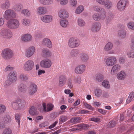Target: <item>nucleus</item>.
<instances>
[{
  "label": "nucleus",
  "instance_id": "nucleus-1",
  "mask_svg": "<svg viewBox=\"0 0 134 134\" xmlns=\"http://www.w3.org/2000/svg\"><path fill=\"white\" fill-rule=\"evenodd\" d=\"M6 27L9 29L16 30L20 26V23L18 20L13 19L8 20L7 22Z\"/></svg>",
  "mask_w": 134,
  "mask_h": 134
},
{
  "label": "nucleus",
  "instance_id": "nucleus-2",
  "mask_svg": "<svg viewBox=\"0 0 134 134\" xmlns=\"http://www.w3.org/2000/svg\"><path fill=\"white\" fill-rule=\"evenodd\" d=\"M1 55L4 59L8 60L11 58L13 56V52L9 48H5L2 51Z\"/></svg>",
  "mask_w": 134,
  "mask_h": 134
},
{
  "label": "nucleus",
  "instance_id": "nucleus-3",
  "mask_svg": "<svg viewBox=\"0 0 134 134\" xmlns=\"http://www.w3.org/2000/svg\"><path fill=\"white\" fill-rule=\"evenodd\" d=\"M3 17L4 19L9 20L12 18H15L16 17V14L14 10L9 9L5 11Z\"/></svg>",
  "mask_w": 134,
  "mask_h": 134
},
{
  "label": "nucleus",
  "instance_id": "nucleus-4",
  "mask_svg": "<svg viewBox=\"0 0 134 134\" xmlns=\"http://www.w3.org/2000/svg\"><path fill=\"white\" fill-rule=\"evenodd\" d=\"M80 44V42L78 39L74 37H71L69 40L68 45L69 48H77Z\"/></svg>",
  "mask_w": 134,
  "mask_h": 134
},
{
  "label": "nucleus",
  "instance_id": "nucleus-5",
  "mask_svg": "<svg viewBox=\"0 0 134 134\" xmlns=\"http://www.w3.org/2000/svg\"><path fill=\"white\" fill-rule=\"evenodd\" d=\"M34 63L33 60H29L26 61L24 64L23 68L24 70L29 71L32 70L34 68Z\"/></svg>",
  "mask_w": 134,
  "mask_h": 134
},
{
  "label": "nucleus",
  "instance_id": "nucleus-6",
  "mask_svg": "<svg viewBox=\"0 0 134 134\" xmlns=\"http://www.w3.org/2000/svg\"><path fill=\"white\" fill-rule=\"evenodd\" d=\"M36 49L34 46H31L28 47L25 52V56L27 58H30L36 52Z\"/></svg>",
  "mask_w": 134,
  "mask_h": 134
},
{
  "label": "nucleus",
  "instance_id": "nucleus-7",
  "mask_svg": "<svg viewBox=\"0 0 134 134\" xmlns=\"http://www.w3.org/2000/svg\"><path fill=\"white\" fill-rule=\"evenodd\" d=\"M0 34L3 37L7 39H10L13 36L12 32L8 29H3L0 31Z\"/></svg>",
  "mask_w": 134,
  "mask_h": 134
},
{
  "label": "nucleus",
  "instance_id": "nucleus-8",
  "mask_svg": "<svg viewBox=\"0 0 134 134\" xmlns=\"http://www.w3.org/2000/svg\"><path fill=\"white\" fill-rule=\"evenodd\" d=\"M116 63V58L114 56H111L107 58L105 62L106 65L108 66H112L115 64Z\"/></svg>",
  "mask_w": 134,
  "mask_h": 134
},
{
  "label": "nucleus",
  "instance_id": "nucleus-9",
  "mask_svg": "<svg viewBox=\"0 0 134 134\" xmlns=\"http://www.w3.org/2000/svg\"><path fill=\"white\" fill-rule=\"evenodd\" d=\"M52 64L51 60L48 59H43L40 63V65L42 68H49L51 66Z\"/></svg>",
  "mask_w": 134,
  "mask_h": 134
},
{
  "label": "nucleus",
  "instance_id": "nucleus-10",
  "mask_svg": "<svg viewBox=\"0 0 134 134\" xmlns=\"http://www.w3.org/2000/svg\"><path fill=\"white\" fill-rule=\"evenodd\" d=\"M86 66L83 64L78 65L75 69V72L77 74H83L85 72Z\"/></svg>",
  "mask_w": 134,
  "mask_h": 134
},
{
  "label": "nucleus",
  "instance_id": "nucleus-11",
  "mask_svg": "<svg viewBox=\"0 0 134 134\" xmlns=\"http://www.w3.org/2000/svg\"><path fill=\"white\" fill-rule=\"evenodd\" d=\"M58 15L61 19H67L69 17V13L65 9L61 8L58 10Z\"/></svg>",
  "mask_w": 134,
  "mask_h": 134
},
{
  "label": "nucleus",
  "instance_id": "nucleus-12",
  "mask_svg": "<svg viewBox=\"0 0 134 134\" xmlns=\"http://www.w3.org/2000/svg\"><path fill=\"white\" fill-rule=\"evenodd\" d=\"M37 87L36 84L32 83L29 87L28 94L30 96H32L37 92Z\"/></svg>",
  "mask_w": 134,
  "mask_h": 134
},
{
  "label": "nucleus",
  "instance_id": "nucleus-13",
  "mask_svg": "<svg viewBox=\"0 0 134 134\" xmlns=\"http://www.w3.org/2000/svg\"><path fill=\"white\" fill-rule=\"evenodd\" d=\"M106 16V13H101V14L96 13L93 15V18L95 21L104 20Z\"/></svg>",
  "mask_w": 134,
  "mask_h": 134
},
{
  "label": "nucleus",
  "instance_id": "nucleus-14",
  "mask_svg": "<svg viewBox=\"0 0 134 134\" xmlns=\"http://www.w3.org/2000/svg\"><path fill=\"white\" fill-rule=\"evenodd\" d=\"M79 57L82 63L87 62L89 59V56L87 53L83 52L79 55Z\"/></svg>",
  "mask_w": 134,
  "mask_h": 134
},
{
  "label": "nucleus",
  "instance_id": "nucleus-15",
  "mask_svg": "<svg viewBox=\"0 0 134 134\" xmlns=\"http://www.w3.org/2000/svg\"><path fill=\"white\" fill-rule=\"evenodd\" d=\"M8 79L11 82H15L17 79V74L16 72L14 71H12L8 75Z\"/></svg>",
  "mask_w": 134,
  "mask_h": 134
},
{
  "label": "nucleus",
  "instance_id": "nucleus-16",
  "mask_svg": "<svg viewBox=\"0 0 134 134\" xmlns=\"http://www.w3.org/2000/svg\"><path fill=\"white\" fill-rule=\"evenodd\" d=\"M32 39V35L29 34L23 35L21 37V40L24 42H28L31 41Z\"/></svg>",
  "mask_w": 134,
  "mask_h": 134
},
{
  "label": "nucleus",
  "instance_id": "nucleus-17",
  "mask_svg": "<svg viewBox=\"0 0 134 134\" xmlns=\"http://www.w3.org/2000/svg\"><path fill=\"white\" fill-rule=\"evenodd\" d=\"M101 28V24L99 22H96L92 25L91 30L93 32H96L99 31Z\"/></svg>",
  "mask_w": 134,
  "mask_h": 134
},
{
  "label": "nucleus",
  "instance_id": "nucleus-18",
  "mask_svg": "<svg viewBox=\"0 0 134 134\" xmlns=\"http://www.w3.org/2000/svg\"><path fill=\"white\" fill-rule=\"evenodd\" d=\"M43 110L45 112L49 111L52 110L54 108V105L51 103L48 104L46 109V104L45 103H43L42 104Z\"/></svg>",
  "mask_w": 134,
  "mask_h": 134
},
{
  "label": "nucleus",
  "instance_id": "nucleus-19",
  "mask_svg": "<svg viewBox=\"0 0 134 134\" xmlns=\"http://www.w3.org/2000/svg\"><path fill=\"white\" fill-rule=\"evenodd\" d=\"M41 55L44 57H48L51 56L52 53L48 49L44 48L42 49Z\"/></svg>",
  "mask_w": 134,
  "mask_h": 134
},
{
  "label": "nucleus",
  "instance_id": "nucleus-20",
  "mask_svg": "<svg viewBox=\"0 0 134 134\" xmlns=\"http://www.w3.org/2000/svg\"><path fill=\"white\" fill-rule=\"evenodd\" d=\"M121 66L119 64H115L112 67L111 71V74L112 75L115 74L119 71L121 69Z\"/></svg>",
  "mask_w": 134,
  "mask_h": 134
},
{
  "label": "nucleus",
  "instance_id": "nucleus-21",
  "mask_svg": "<svg viewBox=\"0 0 134 134\" xmlns=\"http://www.w3.org/2000/svg\"><path fill=\"white\" fill-rule=\"evenodd\" d=\"M53 19L52 16L50 15H46L42 16L41 20L45 23H49L51 22Z\"/></svg>",
  "mask_w": 134,
  "mask_h": 134
},
{
  "label": "nucleus",
  "instance_id": "nucleus-22",
  "mask_svg": "<svg viewBox=\"0 0 134 134\" xmlns=\"http://www.w3.org/2000/svg\"><path fill=\"white\" fill-rule=\"evenodd\" d=\"M47 12L46 8L40 6L36 10L37 14L39 15H43Z\"/></svg>",
  "mask_w": 134,
  "mask_h": 134
},
{
  "label": "nucleus",
  "instance_id": "nucleus-23",
  "mask_svg": "<svg viewBox=\"0 0 134 134\" xmlns=\"http://www.w3.org/2000/svg\"><path fill=\"white\" fill-rule=\"evenodd\" d=\"M10 2L9 0H5L3 3L1 4L0 7L3 9H8L10 8Z\"/></svg>",
  "mask_w": 134,
  "mask_h": 134
},
{
  "label": "nucleus",
  "instance_id": "nucleus-24",
  "mask_svg": "<svg viewBox=\"0 0 134 134\" xmlns=\"http://www.w3.org/2000/svg\"><path fill=\"white\" fill-rule=\"evenodd\" d=\"M59 86L60 87L63 86L65 84L66 81L67 79L66 76L64 75H61L59 77Z\"/></svg>",
  "mask_w": 134,
  "mask_h": 134
},
{
  "label": "nucleus",
  "instance_id": "nucleus-25",
  "mask_svg": "<svg viewBox=\"0 0 134 134\" xmlns=\"http://www.w3.org/2000/svg\"><path fill=\"white\" fill-rule=\"evenodd\" d=\"M103 5L107 9H111L113 6V2L110 0H105Z\"/></svg>",
  "mask_w": 134,
  "mask_h": 134
},
{
  "label": "nucleus",
  "instance_id": "nucleus-26",
  "mask_svg": "<svg viewBox=\"0 0 134 134\" xmlns=\"http://www.w3.org/2000/svg\"><path fill=\"white\" fill-rule=\"evenodd\" d=\"M42 44L49 48H51L52 47V44L51 42L49 39L47 38H45L42 41Z\"/></svg>",
  "mask_w": 134,
  "mask_h": 134
},
{
  "label": "nucleus",
  "instance_id": "nucleus-27",
  "mask_svg": "<svg viewBox=\"0 0 134 134\" xmlns=\"http://www.w3.org/2000/svg\"><path fill=\"white\" fill-rule=\"evenodd\" d=\"M127 76L126 73L122 70L119 72L116 75L117 78L119 80H124Z\"/></svg>",
  "mask_w": 134,
  "mask_h": 134
},
{
  "label": "nucleus",
  "instance_id": "nucleus-28",
  "mask_svg": "<svg viewBox=\"0 0 134 134\" xmlns=\"http://www.w3.org/2000/svg\"><path fill=\"white\" fill-rule=\"evenodd\" d=\"M93 10L97 12H101V13H106L105 10L103 8L98 5H96L93 7Z\"/></svg>",
  "mask_w": 134,
  "mask_h": 134
},
{
  "label": "nucleus",
  "instance_id": "nucleus-29",
  "mask_svg": "<svg viewBox=\"0 0 134 134\" xmlns=\"http://www.w3.org/2000/svg\"><path fill=\"white\" fill-rule=\"evenodd\" d=\"M27 87L23 83H21L19 85L18 90L20 92L24 93L26 91Z\"/></svg>",
  "mask_w": 134,
  "mask_h": 134
},
{
  "label": "nucleus",
  "instance_id": "nucleus-30",
  "mask_svg": "<svg viewBox=\"0 0 134 134\" xmlns=\"http://www.w3.org/2000/svg\"><path fill=\"white\" fill-rule=\"evenodd\" d=\"M80 53V51L78 49H76L72 50L70 52V55L72 58L77 57Z\"/></svg>",
  "mask_w": 134,
  "mask_h": 134
},
{
  "label": "nucleus",
  "instance_id": "nucleus-31",
  "mask_svg": "<svg viewBox=\"0 0 134 134\" xmlns=\"http://www.w3.org/2000/svg\"><path fill=\"white\" fill-rule=\"evenodd\" d=\"M30 114L32 115H36L38 114L39 112L36 107H32L29 111Z\"/></svg>",
  "mask_w": 134,
  "mask_h": 134
},
{
  "label": "nucleus",
  "instance_id": "nucleus-32",
  "mask_svg": "<svg viewBox=\"0 0 134 134\" xmlns=\"http://www.w3.org/2000/svg\"><path fill=\"white\" fill-rule=\"evenodd\" d=\"M113 47V44L111 42H108L105 45L104 50L105 51L108 52L111 50Z\"/></svg>",
  "mask_w": 134,
  "mask_h": 134
},
{
  "label": "nucleus",
  "instance_id": "nucleus-33",
  "mask_svg": "<svg viewBox=\"0 0 134 134\" xmlns=\"http://www.w3.org/2000/svg\"><path fill=\"white\" fill-rule=\"evenodd\" d=\"M16 101L18 104L19 109H21L24 108L26 104V102L25 100L18 99H17Z\"/></svg>",
  "mask_w": 134,
  "mask_h": 134
},
{
  "label": "nucleus",
  "instance_id": "nucleus-34",
  "mask_svg": "<svg viewBox=\"0 0 134 134\" xmlns=\"http://www.w3.org/2000/svg\"><path fill=\"white\" fill-rule=\"evenodd\" d=\"M94 92L96 96L99 97L102 94V90L100 88H96L94 89Z\"/></svg>",
  "mask_w": 134,
  "mask_h": 134
},
{
  "label": "nucleus",
  "instance_id": "nucleus-35",
  "mask_svg": "<svg viewBox=\"0 0 134 134\" xmlns=\"http://www.w3.org/2000/svg\"><path fill=\"white\" fill-rule=\"evenodd\" d=\"M60 26L64 28L67 27L69 25V22L66 19H61L59 21Z\"/></svg>",
  "mask_w": 134,
  "mask_h": 134
},
{
  "label": "nucleus",
  "instance_id": "nucleus-36",
  "mask_svg": "<svg viewBox=\"0 0 134 134\" xmlns=\"http://www.w3.org/2000/svg\"><path fill=\"white\" fill-rule=\"evenodd\" d=\"M14 10L16 12H20L23 8V5L21 3L17 4L13 7Z\"/></svg>",
  "mask_w": 134,
  "mask_h": 134
},
{
  "label": "nucleus",
  "instance_id": "nucleus-37",
  "mask_svg": "<svg viewBox=\"0 0 134 134\" xmlns=\"http://www.w3.org/2000/svg\"><path fill=\"white\" fill-rule=\"evenodd\" d=\"M19 78L22 81H26L28 80L29 76L24 74H21L19 75Z\"/></svg>",
  "mask_w": 134,
  "mask_h": 134
},
{
  "label": "nucleus",
  "instance_id": "nucleus-38",
  "mask_svg": "<svg viewBox=\"0 0 134 134\" xmlns=\"http://www.w3.org/2000/svg\"><path fill=\"white\" fill-rule=\"evenodd\" d=\"M119 37L121 38H125L126 35V32L124 30H121L119 31L118 33Z\"/></svg>",
  "mask_w": 134,
  "mask_h": 134
},
{
  "label": "nucleus",
  "instance_id": "nucleus-39",
  "mask_svg": "<svg viewBox=\"0 0 134 134\" xmlns=\"http://www.w3.org/2000/svg\"><path fill=\"white\" fill-rule=\"evenodd\" d=\"M77 23L79 26L83 27L86 25L85 21L81 18H79L77 20Z\"/></svg>",
  "mask_w": 134,
  "mask_h": 134
},
{
  "label": "nucleus",
  "instance_id": "nucleus-40",
  "mask_svg": "<svg viewBox=\"0 0 134 134\" xmlns=\"http://www.w3.org/2000/svg\"><path fill=\"white\" fill-rule=\"evenodd\" d=\"M1 119L5 124L9 123L11 121V119L10 116L8 115H4L3 118H1Z\"/></svg>",
  "mask_w": 134,
  "mask_h": 134
},
{
  "label": "nucleus",
  "instance_id": "nucleus-41",
  "mask_svg": "<svg viewBox=\"0 0 134 134\" xmlns=\"http://www.w3.org/2000/svg\"><path fill=\"white\" fill-rule=\"evenodd\" d=\"M40 2L44 5H48L52 4L53 0H38Z\"/></svg>",
  "mask_w": 134,
  "mask_h": 134
},
{
  "label": "nucleus",
  "instance_id": "nucleus-42",
  "mask_svg": "<svg viewBox=\"0 0 134 134\" xmlns=\"http://www.w3.org/2000/svg\"><path fill=\"white\" fill-rule=\"evenodd\" d=\"M21 23L22 25L25 26H29L30 24V21L28 19L24 18L22 19Z\"/></svg>",
  "mask_w": 134,
  "mask_h": 134
},
{
  "label": "nucleus",
  "instance_id": "nucleus-43",
  "mask_svg": "<svg viewBox=\"0 0 134 134\" xmlns=\"http://www.w3.org/2000/svg\"><path fill=\"white\" fill-rule=\"evenodd\" d=\"M102 85L104 88L109 89L110 87V85L109 81L107 80H104L102 82Z\"/></svg>",
  "mask_w": 134,
  "mask_h": 134
},
{
  "label": "nucleus",
  "instance_id": "nucleus-44",
  "mask_svg": "<svg viewBox=\"0 0 134 134\" xmlns=\"http://www.w3.org/2000/svg\"><path fill=\"white\" fill-rule=\"evenodd\" d=\"M22 14L26 16H29L31 15L30 11L27 9H24L22 10L21 12Z\"/></svg>",
  "mask_w": 134,
  "mask_h": 134
},
{
  "label": "nucleus",
  "instance_id": "nucleus-45",
  "mask_svg": "<svg viewBox=\"0 0 134 134\" xmlns=\"http://www.w3.org/2000/svg\"><path fill=\"white\" fill-rule=\"evenodd\" d=\"M134 97V92H131L128 98L127 99L126 103L129 104L133 100Z\"/></svg>",
  "mask_w": 134,
  "mask_h": 134
},
{
  "label": "nucleus",
  "instance_id": "nucleus-46",
  "mask_svg": "<svg viewBox=\"0 0 134 134\" xmlns=\"http://www.w3.org/2000/svg\"><path fill=\"white\" fill-rule=\"evenodd\" d=\"M104 79L103 76L102 74H99L96 75V80L98 82H100L102 81Z\"/></svg>",
  "mask_w": 134,
  "mask_h": 134
},
{
  "label": "nucleus",
  "instance_id": "nucleus-47",
  "mask_svg": "<svg viewBox=\"0 0 134 134\" xmlns=\"http://www.w3.org/2000/svg\"><path fill=\"white\" fill-rule=\"evenodd\" d=\"M14 67L10 65H7L4 69V71L5 72H9L13 70L14 69Z\"/></svg>",
  "mask_w": 134,
  "mask_h": 134
},
{
  "label": "nucleus",
  "instance_id": "nucleus-48",
  "mask_svg": "<svg viewBox=\"0 0 134 134\" xmlns=\"http://www.w3.org/2000/svg\"><path fill=\"white\" fill-rule=\"evenodd\" d=\"M82 104L85 106L86 108L92 111L94 110V108L90 105L88 104L87 102L83 101L82 102Z\"/></svg>",
  "mask_w": 134,
  "mask_h": 134
},
{
  "label": "nucleus",
  "instance_id": "nucleus-49",
  "mask_svg": "<svg viewBox=\"0 0 134 134\" xmlns=\"http://www.w3.org/2000/svg\"><path fill=\"white\" fill-rule=\"evenodd\" d=\"M127 26L129 29L134 30V22H129L127 23Z\"/></svg>",
  "mask_w": 134,
  "mask_h": 134
},
{
  "label": "nucleus",
  "instance_id": "nucleus-50",
  "mask_svg": "<svg viewBox=\"0 0 134 134\" xmlns=\"http://www.w3.org/2000/svg\"><path fill=\"white\" fill-rule=\"evenodd\" d=\"M84 7L82 5H79L75 11V13L79 14L81 13L84 10Z\"/></svg>",
  "mask_w": 134,
  "mask_h": 134
},
{
  "label": "nucleus",
  "instance_id": "nucleus-51",
  "mask_svg": "<svg viewBox=\"0 0 134 134\" xmlns=\"http://www.w3.org/2000/svg\"><path fill=\"white\" fill-rule=\"evenodd\" d=\"M6 107L4 105L0 104V115L2 114L6 110Z\"/></svg>",
  "mask_w": 134,
  "mask_h": 134
},
{
  "label": "nucleus",
  "instance_id": "nucleus-52",
  "mask_svg": "<svg viewBox=\"0 0 134 134\" xmlns=\"http://www.w3.org/2000/svg\"><path fill=\"white\" fill-rule=\"evenodd\" d=\"M17 101V99L15 100L12 104V106L13 108L15 110L20 109H19L18 104Z\"/></svg>",
  "mask_w": 134,
  "mask_h": 134
},
{
  "label": "nucleus",
  "instance_id": "nucleus-53",
  "mask_svg": "<svg viewBox=\"0 0 134 134\" xmlns=\"http://www.w3.org/2000/svg\"><path fill=\"white\" fill-rule=\"evenodd\" d=\"M127 55L130 58H134V50L128 51L127 53Z\"/></svg>",
  "mask_w": 134,
  "mask_h": 134
},
{
  "label": "nucleus",
  "instance_id": "nucleus-54",
  "mask_svg": "<svg viewBox=\"0 0 134 134\" xmlns=\"http://www.w3.org/2000/svg\"><path fill=\"white\" fill-rule=\"evenodd\" d=\"M21 116V114H16L15 115V119L16 120V121L18 122V125H20V120Z\"/></svg>",
  "mask_w": 134,
  "mask_h": 134
},
{
  "label": "nucleus",
  "instance_id": "nucleus-55",
  "mask_svg": "<svg viewBox=\"0 0 134 134\" xmlns=\"http://www.w3.org/2000/svg\"><path fill=\"white\" fill-rule=\"evenodd\" d=\"M80 117H75L72 118L70 120V121L72 123H78L80 122Z\"/></svg>",
  "mask_w": 134,
  "mask_h": 134
},
{
  "label": "nucleus",
  "instance_id": "nucleus-56",
  "mask_svg": "<svg viewBox=\"0 0 134 134\" xmlns=\"http://www.w3.org/2000/svg\"><path fill=\"white\" fill-rule=\"evenodd\" d=\"M82 129V124H80L76 126L75 128L71 129V131L80 130Z\"/></svg>",
  "mask_w": 134,
  "mask_h": 134
},
{
  "label": "nucleus",
  "instance_id": "nucleus-57",
  "mask_svg": "<svg viewBox=\"0 0 134 134\" xmlns=\"http://www.w3.org/2000/svg\"><path fill=\"white\" fill-rule=\"evenodd\" d=\"M129 2L127 0H120L118 3L119 4H121L125 7L126 4Z\"/></svg>",
  "mask_w": 134,
  "mask_h": 134
},
{
  "label": "nucleus",
  "instance_id": "nucleus-58",
  "mask_svg": "<svg viewBox=\"0 0 134 134\" xmlns=\"http://www.w3.org/2000/svg\"><path fill=\"white\" fill-rule=\"evenodd\" d=\"M2 134H13L12 131L10 129H6L3 131Z\"/></svg>",
  "mask_w": 134,
  "mask_h": 134
},
{
  "label": "nucleus",
  "instance_id": "nucleus-59",
  "mask_svg": "<svg viewBox=\"0 0 134 134\" xmlns=\"http://www.w3.org/2000/svg\"><path fill=\"white\" fill-rule=\"evenodd\" d=\"M115 121L114 120H113L109 122L107 125V127L110 128H112L115 126Z\"/></svg>",
  "mask_w": 134,
  "mask_h": 134
},
{
  "label": "nucleus",
  "instance_id": "nucleus-60",
  "mask_svg": "<svg viewBox=\"0 0 134 134\" xmlns=\"http://www.w3.org/2000/svg\"><path fill=\"white\" fill-rule=\"evenodd\" d=\"M58 2H60V4L62 5H64L68 4V0H57Z\"/></svg>",
  "mask_w": 134,
  "mask_h": 134
},
{
  "label": "nucleus",
  "instance_id": "nucleus-61",
  "mask_svg": "<svg viewBox=\"0 0 134 134\" xmlns=\"http://www.w3.org/2000/svg\"><path fill=\"white\" fill-rule=\"evenodd\" d=\"M76 0H70V5L72 7H75L76 6L77 4Z\"/></svg>",
  "mask_w": 134,
  "mask_h": 134
},
{
  "label": "nucleus",
  "instance_id": "nucleus-62",
  "mask_svg": "<svg viewBox=\"0 0 134 134\" xmlns=\"http://www.w3.org/2000/svg\"><path fill=\"white\" fill-rule=\"evenodd\" d=\"M117 7L118 9L120 11H122L124 10L125 8L123 6H122V5L121 4H119L118 3L117 4Z\"/></svg>",
  "mask_w": 134,
  "mask_h": 134
},
{
  "label": "nucleus",
  "instance_id": "nucleus-63",
  "mask_svg": "<svg viewBox=\"0 0 134 134\" xmlns=\"http://www.w3.org/2000/svg\"><path fill=\"white\" fill-rule=\"evenodd\" d=\"M12 83L9 80H6L4 84V86L5 87H7L10 85Z\"/></svg>",
  "mask_w": 134,
  "mask_h": 134
},
{
  "label": "nucleus",
  "instance_id": "nucleus-64",
  "mask_svg": "<svg viewBox=\"0 0 134 134\" xmlns=\"http://www.w3.org/2000/svg\"><path fill=\"white\" fill-rule=\"evenodd\" d=\"M131 48L134 50V36H131Z\"/></svg>",
  "mask_w": 134,
  "mask_h": 134
}]
</instances>
